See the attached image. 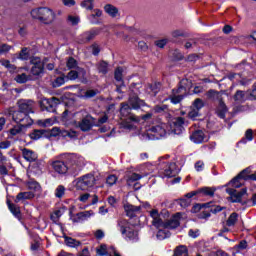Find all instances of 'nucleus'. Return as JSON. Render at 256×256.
Wrapping results in <instances>:
<instances>
[{
	"instance_id": "f257e3e1",
	"label": "nucleus",
	"mask_w": 256,
	"mask_h": 256,
	"mask_svg": "<svg viewBox=\"0 0 256 256\" xmlns=\"http://www.w3.org/2000/svg\"><path fill=\"white\" fill-rule=\"evenodd\" d=\"M61 157H65L66 162L55 158L49 161V166L53 173L56 175H67L68 173H78L85 166V158L77 154H63Z\"/></svg>"
},
{
	"instance_id": "f03ea898",
	"label": "nucleus",
	"mask_w": 256,
	"mask_h": 256,
	"mask_svg": "<svg viewBox=\"0 0 256 256\" xmlns=\"http://www.w3.org/2000/svg\"><path fill=\"white\" fill-rule=\"evenodd\" d=\"M32 19H36L44 25H51L55 21V12L47 7H39L31 10Z\"/></svg>"
},
{
	"instance_id": "7ed1b4c3",
	"label": "nucleus",
	"mask_w": 256,
	"mask_h": 256,
	"mask_svg": "<svg viewBox=\"0 0 256 256\" xmlns=\"http://www.w3.org/2000/svg\"><path fill=\"white\" fill-rule=\"evenodd\" d=\"M118 227L126 241H131L132 243L139 241V233L135 230V226L131 225L127 220H118Z\"/></svg>"
},
{
	"instance_id": "20e7f679",
	"label": "nucleus",
	"mask_w": 256,
	"mask_h": 256,
	"mask_svg": "<svg viewBox=\"0 0 256 256\" xmlns=\"http://www.w3.org/2000/svg\"><path fill=\"white\" fill-rule=\"evenodd\" d=\"M167 135V124L158 123L149 126L146 132L143 134L144 139L154 141L155 139H161Z\"/></svg>"
},
{
	"instance_id": "39448f33",
	"label": "nucleus",
	"mask_w": 256,
	"mask_h": 256,
	"mask_svg": "<svg viewBox=\"0 0 256 256\" xmlns=\"http://www.w3.org/2000/svg\"><path fill=\"white\" fill-rule=\"evenodd\" d=\"M96 184L97 179H95V175L89 173L78 177L76 179L75 187L77 191H89V189H93Z\"/></svg>"
},
{
	"instance_id": "423d86ee",
	"label": "nucleus",
	"mask_w": 256,
	"mask_h": 256,
	"mask_svg": "<svg viewBox=\"0 0 256 256\" xmlns=\"http://www.w3.org/2000/svg\"><path fill=\"white\" fill-rule=\"evenodd\" d=\"M1 65L3 67H6L10 73H19L14 79L16 83H27L29 81V76L25 73H22L21 71L27 70V68H18L15 67V65L11 64L9 60H1Z\"/></svg>"
},
{
	"instance_id": "0eeeda50",
	"label": "nucleus",
	"mask_w": 256,
	"mask_h": 256,
	"mask_svg": "<svg viewBox=\"0 0 256 256\" xmlns=\"http://www.w3.org/2000/svg\"><path fill=\"white\" fill-rule=\"evenodd\" d=\"M209 99H213L214 101H219V107L218 109L220 112V117H225V113H227V105H225V102H223V95L221 92L210 90L207 93Z\"/></svg>"
},
{
	"instance_id": "6e6552de",
	"label": "nucleus",
	"mask_w": 256,
	"mask_h": 256,
	"mask_svg": "<svg viewBox=\"0 0 256 256\" xmlns=\"http://www.w3.org/2000/svg\"><path fill=\"white\" fill-rule=\"evenodd\" d=\"M18 109L29 115V113H35V102L33 100H18L17 102Z\"/></svg>"
},
{
	"instance_id": "1a4fd4ad",
	"label": "nucleus",
	"mask_w": 256,
	"mask_h": 256,
	"mask_svg": "<svg viewBox=\"0 0 256 256\" xmlns=\"http://www.w3.org/2000/svg\"><path fill=\"white\" fill-rule=\"evenodd\" d=\"M181 213H176L174 216H172L169 220L166 222H162L160 224V227L163 229H177L179 225H181Z\"/></svg>"
},
{
	"instance_id": "9d476101",
	"label": "nucleus",
	"mask_w": 256,
	"mask_h": 256,
	"mask_svg": "<svg viewBox=\"0 0 256 256\" xmlns=\"http://www.w3.org/2000/svg\"><path fill=\"white\" fill-rule=\"evenodd\" d=\"M78 201H80V203H88V205H97V203H99V196L84 192L79 195Z\"/></svg>"
},
{
	"instance_id": "9b49d317",
	"label": "nucleus",
	"mask_w": 256,
	"mask_h": 256,
	"mask_svg": "<svg viewBox=\"0 0 256 256\" xmlns=\"http://www.w3.org/2000/svg\"><path fill=\"white\" fill-rule=\"evenodd\" d=\"M57 105H59V99L57 98L44 99L41 103L42 109H45L49 113H53Z\"/></svg>"
},
{
	"instance_id": "f8f14e48",
	"label": "nucleus",
	"mask_w": 256,
	"mask_h": 256,
	"mask_svg": "<svg viewBox=\"0 0 256 256\" xmlns=\"http://www.w3.org/2000/svg\"><path fill=\"white\" fill-rule=\"evenodd\" d=\"M101 33V29L100 28H93L90 31L84 32L81 35V43H89V41H92V39H95V37H97V35H99Z\"/></svg>"
},
{
	"instance_id": "ddd939ff",
	"label": "nucleus",
	"mask_w": 256,
	"mask_h": 256,
	"mask_svg": "<svg viewBox=\"0 0 256 256\" xmlns=\"http://www.w3.org/2000/svg\"><path fill=\"white\" fill-rule=\"evenodd\" d=\"M120 113L122 117H128V121H134L135 123L139 121V118H137V116L131 114V106L129 104L122 103Z\"/></svg>"
},
{
	"instance_id": "4468645a",
	"label": "nucleus",
	"mask_w": 256,
	"mask_h": 256,
	"mask_svg": "<svg viewBox=\"0 0 256 256\" xmlns=\"http://www.w3.org/2000/svg\"><path fill=\"white\" fill-rule=\"evenodd\" d=\"M95 215V212L93 210H86L83 212H79L74 216V223H83L85 221H89L91 217Z\"/></svg>"
},
{
	"instance_id": "2eb2a0df",
	"label": "nucleus",
	"mask_w": 256,
	"mask_h": 256,
	"mask_svg": "<svg viewBox=\"0 0 256 256\" xmlns=\"http://www.w3.org/2000/svg\"><path fill=\"white\" fill-rule=\"evenodd\" d=\"M226 193H228V195H230V199H231L232 203H240L243 195H245V193H247V191L241 190L240 192H238L237 190H235L233 188H227Z\"/></svg>"
},
{
	"instance_id": "dca6fc26",
	"label": "nucleus",
	"mask_w": 256,
	"mask_h": 256,
	"mask_svg": "<svg viewBox=\"0 0 256 256\" xmlns=\"http://www.w3.org/2000/svg\"><path fill=\"white\" fill-rule=\"evenodd\" d=\"M8 115L12 116V119L13 121H15V123H21L28 116L26 113H24L21 110H15V108H10L8 110Z\"/></svg>"
},
{
	"instance_id": "f3484780",
	"label": "nucleus",
	"mask_w": 256,
	"mask_h": 256,
	"mask_svg": "<svg viewBox=\"0 0 256 256\" xmlns=\"http://www.w3.org/2000/svg\"><path fill=\"white\" fill-rule=\"evenodd\" d=\"M124 210L127 217L133 218L137 217V215L141 213V206H134L132 204L127 203L124 205Z\"/></svg>"
},
{
	"instance_id": "a211bd4d",
	"label": "nucleus",
	"mask_w": 256,
	"mask_h": 256,
	"mask_svg": "<svg viewBox=\"0 0 256 256\" xmlns=\"http://www.w3.org/2000/svg\"><path fill=\"white\" fill-rule=\"evenodd\" d=\"M190 141L196 144L205 143L207 136L202 130H196L190 135Z\"/></svg>"
},
{
	"instance_id": "6ab92c4d",
	"label": "nucleus",
	"mask_w": 256,
	"mask_h": 256,
	"mask_svg": "<svg viewBox=\"0 0 256 256\" xmlns=\"http://www.w3.org/2000/svg\"><path fill=\"white\" fill-rule=\"evenodd\" d=\"M178 173H179V170H177V164L172 162L166 165L163 175L164 177L171 178V177H175Z\"/></svg>"
},
{
	"instance_id": "aec40b11",
	"label": "nucleus",
	"mask_w": 256,
	"mask_h": 256,
	"mask_svg": "<svg viewBox=\"0 0 256 256\" xmlns=\"http://www.w3.org/2000/svg\"><path fill=\"white\" fill-rule=\"evenodd\" d=\"M22 157L25 159V161H28L29 163H33V161H37L38 159L37 153L27 148L22 149Z\"/></svg>"
},
{
	"instance_id": "412c9836",
	"label": "nucleus",
	"mask_w": 256,
	"mask_h": 256,
	"mask_svg": "<svg viewBox=\"0 0 256 256\" xmlns=\"http://www.w3.org/2000/svg\"><path fill=\"white\" fill-rule=\"evenodd\" d=\"M31 63L34 65L31 69V73L34 75H41V73H43V64L41 63V59L34 58L31 60Z\"/></svg>"
},
{
	"instance_id": "4be33fe9",
	"label": "nucleus",
	"mask_w": 256,
	"mask_h": 256,
	"mask_svg": "<svg viewBox=\"0 0 256 256\" xmlns=\"http://www.w3.org/2000/svg\"><path fill=\"white\" fill-rule=\"evenodd\" d=\"M173 132L175 135H181L183 133V125H185V119L183 117L175 118Z\"/></svg>"
},
{
	"instance_id": "5701e85b",
	"label": "nucleus",
	"mask_w": 256,
	"mask_h": 256,
	"mask_svg": "<svg viewBox=\"0 0 256 256\" xmlns=\"http://www.w3.org/2000/svg\"><path fill=\"white\" fill-rule=\"evenodd\" d=\"M78 127L81 131H89L93 127L91 116H86L82 121L78 122Z\"/></svg>"
},
{
	"instance_id": "b1692460",
	"label": "nucleus",
	"mask_w": 256,
	"mask_h": 256,
	"mask_svg": "<svg viewBox=\"0 0 256 256\" xmlns=\"http://www.w3.org/2000/svg\"><path fill=\"white\" fill-rule=\"evenodd\" d=\"M35 193L29 191V192H20L17 194L15 203H20V201H27L29 199H34Z\"/></svg>"
},
{
	"instance_id": "393cba45",
	"label": "nucleus",
	"mask_w": 256,
	"mask_h": 256,
	"mask_svg": "<svg viewBox=\"0 0 256 256\" xmlns=\"http://www.w3.org/2000/svg\"><path fill=\"white\" fill-rule=\"evenodd\" d=\"M80 74L85 75V70L83 68H77V71L72 70L67 74L66 80L67 81H75V79L79 78Z\"/></svg>"
},
{
	"instance_id": "a878e982",
	"label": "nucleus",
	"mask_w": 256,
	"mask_h": 256,
	"mask_svg": "<svg viewBox=\"0 0 256 256\" xmlns=\"http://www.w3.org/2000/svg\"><path fill=\"white\" fill-rule=\"evenodd\" d=\"M30 139H33L34 141H38V139H43V137H47V131L40 129V130H33L29 134Z\"/></svg>"
},
{
	"instance_id": "bb28decb",
	"label": "nucleus",
	"mask_w": 256,
	"mask_h": 256,
	"mask_svg": "<svg viewBox=\"0 0 256 256\" xmlns=\"http://www.w3.org/2000/svg\"><path fill=\"white\" fill-rule=\"evenodd\" d=\"M104 11L105 13H107V15H109L110 17H117L119 15V9H117V7H115L114 5L111 4H106L104 6Z\"/></svg>"
},
{
	"instance_id": "cd10ccee",
	"label": "nucleus",
	"mask_w": 256,
	"mask_h": 256,
	"mask_svg": "<svg viewBox=\"0 0 256 256\" xmlns=\"http://www.w3.org/2000/svg\"><path fill=\"white\" fill-rule=\"evenodd\" d=\"M130 106L132 109H139L140 107H144L145 101L139 99V97L134 96L129 99Z\"/></svg>"
},
{
	"instance_id": "c85d7f7f",
	"label": "nucleus",
	"mask_w": 256,
	"mask_h": 256,
	"mask_svg": "<svg viewBox=\"0 0 256 256\" xmlns=\"http://www.w3.org/2000/svg\"><path fill=\"white\" fill-rule=\"evenodd\" d=\"M157 229H158V232L156 234V237L157 239H159V241H163V239H167V237H171V233L167 228L157 227Z\"/></svg>"
},
{
	"instance_id": "c756f323",
	"label": "nucleus",
	"mask_w": 256,
	"mask_h": 256,
	"mask_svg": "<svg viewBox=\"0 0 256 256\" xmlns=\"http://www.w3.org/2000/svg\"><path fill=\"white\" fill-rule=\"evenodd\" d=\"M150 216L153 219L152 224L154 225V227H161V224L163 223V221L161 220V218H159V211L152 210L150 212Z\"/></svg>"
},
{
	"instance_id": "7c9ffc66",
	"label": "nucleus",
	"mask_w": 256,
	"mask_h": 256,
	"mask_svg": "<svg viewBox=\"0 0 256 256\" xmlns=\"http://www.w3.org/2000/svg\"><path fill=\"white\" fill-rule=\"evenodd\" d=\"M173 256H189V250L187 246L180 245L175 248Z\"/></svg>"
},
{
	"instance_id": "2f4dec72",
	"label": "nucleus",
	"mask_w": 256,
	"mask_h": 256,
	"mask_svg": "<svg viewBox=\"0 0 256 256\" xmlns=\"http://www.w3.org/2000/svg\"><path fill=\"white\" fill-rule=\"evenodd\" d=\"M27 187L30 191H34V193H41V184H39L37 181H28Z\"/></svg>"
},
{
	"instance_id": "473e14b6",
	"label": "nucleus",
	"mask_w": 256,
	"mask_h": 256,
	"mask_svg": "<svg viewBox=\"0 0 256 256\" xmlns=\"http://www.w3.org/2000/svg\"><path fill=\"white\" fill-rule=\"evenodd\" d=\"M7 203H8V209L11 211V213L14 215V217H17V219H20L21 218V209L17 205H15L11 202H7Z\"/></svg>"
},
{
	"instance_id": "72a5a7b5",
	"label": "nucleus",
	"mask_w": 256,
	"mask_h": 256,
	"mask_svg": "<svg viewBox=\"0 0 256 256\" xmlns=\"http://www.w3.org/2000/svg\"><path fill=\"white\" fill-rule=\"evenodd\" d=\"M113 253L112 254H109V251L107 250V245L105 244H102L100 245L99 248L96 249V253L97 255H100V256H105V255H115V253H117V251H115V249H112Z\"/></svg>"
},
{
	"instance_id": "f704fd0d",
	"label": "nucleus",
	"mask_w": 256,
	"mask_h": 256,
	"mask_svg": "<svg viewBox=\"0 0 256 256\" xmlns=\"http://www.w3.org/2000/svg\"><path fill=\"white\" fill-rule=\"evenodd\" d=\"M64 241H65L67 247L75 248V247H79V245H81V242L79 240H76L69 236H65Z\"/></svg>"
},
{
	"instance_id": "c9c22d12",
	"label": "nucleus",
	"mask_w": 256,
	"mask_h": 256,
	"mask_svg": "<svg viewBox=\"0 0 256 256\" xmlns=\"http://www.w3.org/2000/svg\"><path fill=\"white\" fill-rule=\"evenodd\" d=\"M65 191H67L65 186L58 185L54 191V196L56 199H63L65 197Z\"/></svg>"
},
{
	"instance_id": "e433bc0d",
	"label": "nucleus",
	"mask_w": 256,
	"mask_h": 256,
	"mask_svg": "<svg viewBox=\"0 0 256 256\" xmlns=\"http://www.w3.org/2000/svg\"><path fill=\"white\" fill-rule=\"evenodd\" d=\"M198 193H202L205 197H213L215 195V188L203 187L198 189Z\"/></svg>"
},
{
	"instance_id": "4c0bfd02",
	"label": "nucleus",
	"mask_w": 256,
	"mask_h": 256,
	"mask_svg": "<svg viewBox=\"0 0 256 256\" xmlns=\"http://www.w3.org/2000/svg\"><path fill=\"white\" fill-rule=\"evenodd\" d=\"M239 219V214H237V213H232L229 217H228V219H227V221H226V225H227V227H234V225H235V223H237V220Z\"/></svg>"
},
{
	"instance_id": "58836bf2",
	"label": "nucleus",
	"mask_w": 256,
	"mask_h": 256,
	"mask_svg": "<svg viewBox=\"0 0 256 256\" xmlns=\"http://www.w3.org/2000/svg\"><path fill=\"white\" fill-rule=\"evenodd\" d=\"M140 179H143V175L137 174V173H132L128 176L127 183L128 185H133L135 181H139Z\"/></svg>"
},
{
	"instance_id": "ea45409f",
	"label": "nucleus",
	"mask_w": 256,
	"mask_h": 256,
	"mask_svg": "<svg viewBox=\"0 0 256 256\" xmlns=\"http://www.w3.org/2000/svg\"><path fill=\"white\" fill-rule=\"evenodd\" d=\"M31 55L29 54V48H22L17 59H21L22 61H27Z\"/></svg>"
},
{
	"instance_id": "a19ab883",
	"label": "nucleus",
	"mask_w": 256,
	"mask_h": 256,
	"mask_svg": "<svg viewBox=\"0 0 256 256\" xmlns=\"http://www.w3.org/2000/svg\"><path fill=\"white\" fill-rule=\"evenodd\" d=\"M247 98L245 97V92L238 90L234 95V101L237 103H243Z\"/></svg>"
},
{
	"instance_id": "79ce46f5",
	"label": "nucleus",
	"mask_w": 256,
	"mask_h": 256,
	"mask_svg": "<svg viewBox=\"0 0 256 256\" xmlns=\"http://www.w3.org/2000/svg\"><path fill=\"white\" fill-rule=\"evenodd\" d=\"M67 81V77L65 75L57 77L53 82V87H61V85H65Z\"/></svg>"
},
{
	"instance_id": "37998d69",
	"label": "nucleus",
	"mask_w": 256,
	"mask_h": 256,
	"mask_svg": "<svg viewBox=\"0 0 256 256\" xmlns=\"http://www.w3.org/2000/svg\"><path fill=\"white\" fill-rule=\"evenodd\" d=\"M103 15V12L99 9H95L94 10V14L89 16V20L91 23H93L94 25H97V23H99L98 21H95V17H101Z\"/></svg>"
},
{
	"instance_id": "c03bdc74",
	"label": "nucleus",
	"mask_w": 256,
	"mask_h": 256,
	"mask_svg": "<svg viewBox=\"0 0 256 256\" xmlns=\"http://www.w3.org/2000/svg\"><path fill=\"white\" fill-rule=\"evenodd\" d=\"M108 67H109V64H107V62H105V61L100 62L98 64L99 73L106 75V73L109 71Z\"/></svg>"
},
{
	"instance_id": "a18cd8bd",
	"label": "nucleus",
	"mask_w": 256,
	"mask_h": 256,
	"mask_svg": "<svg viewBox=\"0 0 256 256\" xmlns=\"http://www.w3.org/2000/svg\"><path fill=\"white\" fill-rule=\"evenodd\" d=\"M10 135L15 137L16 135H21L23 133V126L17 125L14 126L12 129L9 130Z\"/></svg>"
},
{
	"instance_id": "49530a36",
	"label": "nucleus",
	"mask_w": 256,
	"mask_h": 256,
	"mask_svg": "<svg viewBox=\"0 0 256 256\" xmlns=\"http://www.w3.org/2000/svg\"><path fill=\"white\" fill-rule=\"evenodd\" d=\"M192 107L198 111H201V109L205 107V103H203V100L201 98H197L194 100Z\"/></svg>"
},
{
	"instance_id": "de8ad7c7",
	"label": "nucleus",
	"mask_w": 256,
	"mask_h": 256,
	"mask_svg": "<svg viewBox=\"0 0 256 256\" xmlns=\"http://www.w3.org/2000/svg\"><path fill=\"white\" fill-rule=\"evenodd\" d=\"M239 179H243L242 177H239V175L235 178H233L230 182L229 185L231 187H234V189H239V187H241V182L239 181Z\"/></svg>"
},
{
	"instance_id": "09e8293b",
	"label": "nucleus",
	"mask_w": 256,
	"mask_h": 256,
	"mask_svg": "<svg viewBox=\"0 0 256 256\" xmlns=\"http://www.w3.org/2000/svg\"><path fill=\"white\" fill-rule=\"evenodd\" d=\"M81 7H83L84 9H87L88 11L93 10V0H84L81 2Z\"/></svg>"
},
{
	"instance_id": "8fccbe9b",
	"label": "nucleus",
	"mask_w": 256,
	"mask_h": 256,
	"mask_svg": "<svg viewBox=\"0 0 256 256\" xmlns=\"http://www.w3.org/2000/svg\"><path fill=\"white\" fill-rule=\"evenodd\" d=\"M114 77L116 81L121 83L123 81V68H117L114 72Z\"/></svg>"
},
{
	"instance_id": "3c124183",
	"label": "nucleus",
	"mask_w": 256,
	"mask_h": 256,
	"mask_svg": "<svg viewBox=\"0 0 256 256\" xmlns=\"http://www.w3.org/2000/svg\"><path fill=\"white\" fill-rule=\"evenodd\" d=\"M62 137H69L70 139H75V137H77V132L73 130H63Z\"/></svg>"
},
{
	"instance_id": "603ef678",
	"label": "nucleus",
	"mask_w": 256,
	"mask_h": 256,
	"mask_svg": "<svg viewBox=\"0 0 256 256\" xmlns=\"http://www.w3.org/2000/svg\"><path fill=\"white\" fill-rule=\"evenodd\" d=\"M63 131L64 130H61L59 127H54L51 129V135L52 137H63Z\"/></svg>"
},
{
	"instance_id": "864d4df0",
	"label": "nucleus",
	"mask_w": 256,
	"mask_h": 256,
	"mask_svg": "<svg viewBox=\"0 0 256 256\" xmlns=\"http://www.w3.org/2000/svg\"><path fill=\"white\" fill-rule=\"evenodd\" d=\"M183 95H172L171 97H170V101H171V103H173L174 105H177V103H181V101H183Z\"/></svg>"
},
{
	"instance_id": "5fc2aeb1",
	"label": "nucleus",
	"mask_w": 256,
	"mask_h": 256,
	"mask_svg": "<svg viewBox=\"0 0 256 256\" xmlns=\"http://www.w3.org/2000/svg\"><path fill=\"white\" fill-rule=\"evenodd\" d=\"M106 183L109 185V187H113L115 183H117V176L116 175H110L106 178Z\"/></svg>"
},
{
	"instance_id": "6e6d98bb",
	"label": "nucleus",
	"mask_w": 256,
	"mask_h": 256,
	"mask_svg": "<svg viewBox=\"0 0 256 256\" xmlns=\"http://www.w3.org/2000/svg\"><path fill=\"white\" fill-rule=\"evenodd\" d=\"M38 125H40V127H51V125H53V120L52 119L39 120Z\"/></svg>"
},
{
	"instance_id": "4d7b16f0",
	"label": "nucleus",
	"mask_w": 256,
	"mask_h": 256,
	"mask_svg": "<svg viewBox=\"0 0 256 256\" xmlns=\"http://www.w3.org/2000/svg\"><path fill=\"white\" fill-rule=\"evenodd\" d=\"M188 116L190 117V119H195L196 117H199V110L191 106Z\"/></svg>"
},
{
	"instance_id": "13d9d810",
	"label": "nucleus",
	"mask_w": 256,
	"mask_h": 256,
	"mask_svg": "<svg viewBox=\"0 0 256 256\" xmlns=\"http://www.w3.org/2000/svg\"><path fill=\"white\" fill-rule=\"evenodd\" d=\"M67 67L68 69H75V67H77V60H75L73 57H70L67 60Z\"/></svg>"
},
{
	"instance_id": "bf43d9fd",
	"label": "nucleus",
	"mask_w": 256,
	"mask_h": 256,
	"mask_svg": "<svg viewBox=\"0 0 256 256\" xmlns=\"http://www.w3.org/2000/svg\"><path fill=\"white\" fill-rule=\"evenodd\" d=\"M67 21L70 22L72 25H78L79 24V17L69 15L68 18H67Z\"/></svg>"
},
{
	"instance_id": "052dcab7",
	"label": "nucleus",
	"mask_w": 256,
	"mask_h": 256,
	"mask_svg": "<svg viewBox=\"0 0 256 256\" xmlns=\"http://www.w3.org/2000/svg\"><path fill=\"white\" fill-rule=\"evenodd\" d=\"M197 42L193 39L186 41L184 47L185 49H193V47H196Z\"/></svg>"
},
{
	"instance_id": "680f3d73",
	"label": "nucleus",
	"mask_w": 256,
	"mask_h": 256,
	"mask_svg": "<svg viewBox=\"0 0 256 256\" xmlns=\"http://www.w3.org/2000/svg\"><path fill=\"white\" fill-rule=\"evenodd\" d=\"M179 204L185 209L186 207H189L191 205V200L187 198H182L179 200Z\"/></svg>"
},
{
	"instance_id": "e2e57ef3",
	"label": "nucleus",
	"mask_w": 256,
	"mask_h": 256,
	"mask_svg": "<svg viewBox=\"0 0 256 256\" xmlns=\"http://www.w3.org/2000/svg\"><path fill=\"white\" fill-rule=\"evenodd\" d=\"M9 51H11V46L7 45V44H3L0 46V55H3L5 53H9Z\"/></svg>"
},
{
	"instance_id": "0e129e2a",
	"label": "nucleus",
	"mask_w": 256,
	"mask_h": 256,
	"mask_svg": "<svg viewBox=\"0 0 256 256\" xmlns=\"http://www.w3.org/2000/svg\"><path fill=\"white\" fill-rule=\"evenodd\" d=\"M249 173H251V169L246 168V169L242 170V171L238 174V177H241L242 179H247V176L249 175Z\"/></svg>"
},
{
	"instance_id": "69168bd1",
	"label": "nucleus",
	"mask_w": 256,
	"mask_h": 256,
	"mask_svg": "<svg viewBox=\"0 0 256 256\" xmlns=\"http://www.w3.org/2000/svg\"><path fill=\"white\" fill-rule=\"evenodd\" d=\"M95 95H97V91H95V90H87V91L85 92L84 97H85L86 99H91L92 97H95Z\"/></svg>"
},
{
	"instance_id": "338daca9",
	"label": "nucleus",
	"mask_w": 256,
	"mask_h": 256,
	"mask_svg": "<svg viewBox=\"0 0 256 256\" xmlns=\"http://www.w3.org/2000/svg\"><path fill=\"white\" fill-rule=\"evenodd\" d=\"M204 168H205V163H203V161H198L195 163L196 171H203Z\"/></svg>"
},
{
	"instance_id": "774afa93",
	"label": "nucleus",
	"mask_w": 256,
	"mask_h": 256,
	"mask_svg": "<svg viewBox=\"0 0 256 256\" xmlns=\"http://www.w3.org/2000/svg\"><path fill=\"white\" fill-rule=\"evenodd\" d=\"M250 97L249 99H256V83H254L252 87V91L249 93Z\"/></svg>"
}]
</instances>
